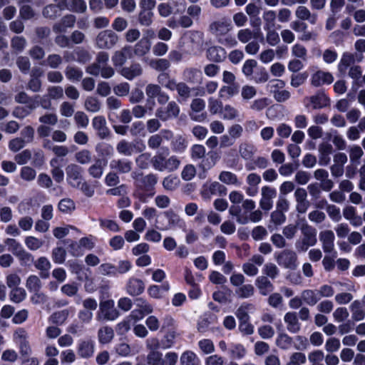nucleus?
<instances>
[{
	"mask_svg": "<svg viewBox=\"0 0 365 365\" xmlns=\"http://www.w3.org/2000/svg\"><path fill=\"white\" fill-rule=\"evenodd\" d=\"M334 234L332 230H326L320 232L319 240L322 242V249L324 252L330 253L334 247Z\"/></svg>",
	"mask_w": 365,
	"mask_h": 365,
	"instance_id": "obj_16",
	"label": "nucleus"
},
{
	"mask_svg": "<svg viewBox=\"0 0 365 365\" xmlns=\"http://www.w3.org/2000/svg\"><path fill=\"white\" fill-rule=\"evenodd\" d=\"M146 361L149 365H165V360L163 359V354L160 351L149 352L147 355Z\"/></svg>",
	"mask_w": 365,
	"mask_h": 365,
	"instance_id": "obj_54",
	"label": "nucleus"
},
{
	"mask_svg": "<svg viewBox=\"0 0 365 365\" xmlns=\"http://www.w3.org/2000/svg\"><path fill=\"white\" fill-rule=\"evenodd\" d=\"M181 365H197L196 355L190 351H185L180 357Z\"/></svg>",
	"mask_w": 365,
	"mask_h": 365,
	"instance_id": "obj_64",
	"label": "nucleus"
},
{
	"mask_svg": "<svg viewBox=\"0 0 365 365\" xmlns=\"http://www.w3.org/2000/svg\"><path fill=\"white\" fill-rule=\"evenodd\" d=\"M76 21V17L74 15L66 14L58 22L53 24V31L58 34L66 32L67 29L74 26Z\"/></svg>",
	"mask_w": 365,
	"mask_h": 365,
	"instance_id": "obj_15",
	"label": "nucleus"
},
{
	"mask_svg": "<svg viewBox=\"0 0 365 365\" xmlns=\"http://www.w3.org/2000/svg\"><path fill=\"white\" fill-rule=\"evenodd\" d=\"M254 308L253 305L250 303H243L236 310L235 315L240 322L250 320L248 311Z\"/></svg>",
	"mask_w": 365,
	"mask_h": 365,
	"instance_id": "obj_48",
	"label": "nucleus"
},
{
	"mask_svg": "<svg viewBox=\"0 0 365 365\" xmlns=\"http://www.w3.org/2000/svg\"><path fill=\"white\" fill-rule=\"evenodd\" d=\"M284 322L287 324V329L292 333H297L301 329L297 314L294 312H289L284 317Z\"/></svg>",
	"mask_w": 365,
	"mask_h": 365,
	"instance_id": "obj_24",
	"label": "nucleus"
},
{
	"mask_svg": "<svg viewBox=\"0 0 365 365\" xmlns=\"http://www.w3.org/2000/svg\"><path fill=\"white\" fill-rule=\"evenodd\" d=\"M169 153V150L167 148L165 150L162 152H158L154 156H153L150 159V163L152 164L153 168L160 172L164 171L165 162L166 160V158L168 157Z\"/></svg>",
	"mask_w": 365,
	"mask_h": 365,
	"instance_id": "obj_30",
	"label": "nucleus"
},
{
	"mask_svg": "<svg viewBox=\"0 0 365 365\" xmlns=\"http://www.w3.org/2000/svg\"><path fill=\"white\" fill-rule=\"evenodd\" d=\"M241 210L240 207H231L230 213L237 217V221L241 225H245L249 221L252 222H258L262 219L263 213L260 210L251 211L249 216L245 214H240Z\"/></svg>",
	"mask_w": 365,
	"mask_h": 365,
	"instance_id": "obj_8",
	"label": "nucleus"
},
{
	"mask_svg": "<svg viewBox=\"0 0 365 365\" xmlns=\"http://www.w3.org/2000/svg\"><path fill=\"white\" fill-rule=\"evenodd\" d=\"M42 15L46 19L53 20L60 16V14L59 10L57 9V6L53 4H50L43 9Z\"/></svg>",
	"mask_w": 365,
	"mask_h": 365,
	"instance_id": "obj_59",
	"label": "nucleus"
},
{
	"mask_svg": "<svg viewBox=\"0 0 365 365\" xmlns=\"http://www.w3.org/2000/svg\"><path fill=\"white\" fill-rule=\"evenodd\" d=\"M58 208L63 213L70 214L75 210L76 205L71 198H63L58 202Z\"/></svg>",
	"mask_w": 365,
	"mask_h": 365,
	"instance_id": "obj_50",
	"label": "nucleus"
},
{
	"mask_svg": "<svg viewBox=\"0 0 365 365\" xmlns=\"http://www.w3.org/2000/svg\"><path fill=\"white\" fill-rule=\"evenodd\" d=\"M67 181L73 187H79L83 179V169L76 164H70L66 168Z\"/></svg>",
	"mask_w": 365,
	"mask_h": 365,
	"instance_id": "obj_9",
	"label": "nucleus"
},
{
	"mask_svg": "<svg viewBox=\"0 0 365 365\" xmlns=\"http://www.w3.org/2000/svg\"><path fill=\"white\" fill-rule=\"evenodd\" d=\"M151 43L147 38H142L135 46L133 52L135 56L142 57L149 53Z\"/></svg>",
	"mask_w": 365,
	"mask_h": 365,
	"instance_id": "obj_33",
	"label": "nucleus"
},
{
	"mask_svg": "<svg viewBox=\"0 0 365 365\" xmlns=\"http://www.w3.org/2000/svg\"><path fill=\"white\" fill-rule=\"evenodd\" d=\"M256 152L255 147L248 143H241L239 147L240 156L245 160H250Z\"/></svg>",
	"mask_w": 365,
	"mask_h": 365,
	"instance_id": "obj_44",
	"label": "nucleus"
},
{
	"mask_svg": "<svg viewBox=\"0 0 365 365\" xmlns=\"http://www.w3.org/2000/svg\"><path fill=\"white\" fill-rule=\"evenodd\" d=\"M36 176V171L30 166L22 167L20 171V177L26 182L33 181Z\"/></svg>",
	"mask_w": 365,
	"mask_h": 365,
	"instance_id": "obj_63",
	"label": "nucleus"
},
{
	"mask_svg": "<svg viewBox=\"0 0 365 365\" xmlns=\"http://www.w3.org/2000/svg\"><path fill=\"white\" fill-rule=\"evenodd\" d=\"M176 91L182 101H185L191 96V88L185 82H178Z\"/></svg>",
	"mask_w": 365,
	"mask_h": 365,
	"instance_id": "obj_62",
	"label": "nucleus"
},
{
	"mask_svg": "<svg viewBox=\"0 0 365 365\" xmlns=\"http://www.w3.org/2000/svg\"><path fill=\"white\" fill-rule=\"evenodd\" d=\"M180 107L174 101L168 102L165 107H159L156 109L155 115L162 121H167L171 118H175L179 115Z\"/></svg>",
	"mask_w": 365,
	"mask_h": 365,
	"instance_id": "obj_7",
	"label": "nucleus"
},
{
	"mask_svg": "<svg viewBox=\"0 0 365 365\" xmlns=\"http://www.w3.org/2000/svg\"><path fill=\"white\" fill-rule=\"evenodd\" d=\"M64 73L67 79L73 82L79 81L83 77L81 69L73 66H67Z\"/></svg>",
	"mask_w": 365,
	"mask_h": 365,
	"instance_id": "obj_41",
	"label": "nucleus"
},
{
	"mask_svg": "<svg viewBox=\"0 0 365 365\" xmlns=\"http://www.w3.org/2000/svg\"><path fill=\"white\" fill-rule=\"evenodd\" d=\"M71 310L70 309H65L63 310H60L58 312H55L50 317V321L53 324H56L57 325L63 324L66 320L68 319L70 314Z\"/></svg>",
	"mask_w": 365,
	"mask_h": 365,
	"instance_id": "obj_42",
	"label": "nucleus"
},
{
	"mask_svg": "<svg viewBox=\"0 0 365 365\" xmlns=\"http://www.w3.org/2000/svg\"><path fill=\"white\" fill-rule=\"evenodd\" d=\"M314 178L320 181L322 185V190L325 192H329L334 187V182L332 180L329 179V173L327 170L319 168L314 172Z\"/></svg>",
	"mask_w": 365,
	"mask_h": 365,
	"instance_id": "obj_17",
	"label": "nucleus"
},
{
	"mask_svg": "<svg viewBox=\"0 0 365 365\" xmlns=\"http://www.w3.org/2000/svg\"><path fill=\"white\" fill-rule=\"evenodd\" d=\"M300 230L302 235V239L309 243L312 247L314 246L317 242V231L316 228L307 223H304L301 226Z\"/></svg>",
	"mask_w": 365,
	"mask_h": 365,
	"instance_id": "obj_21",
	"label": "nucleus"
},
{
	"mask_svg": "<svg viewBox=\"0 0 365 365\" xmlns=\"http://www.w3.org/2000/svg\"><path fill=\"white\" fill-rule=\"evenodd\" d=\"M294 14L298 20L307 21L312 25L317 23L318 19L317 14L312 13L310 9L304 6V4L299 5L296 8Z\"/></svg>",
	"mask_w": 365,
	"mask_h": 365,
	"instance_id": "obj_14",
	"label": "nucleus"
},
{
	"mask_svg": "<svg viewBox=\"0 0 365 365\" xmlns=\"http://www.w3.org/2000/svg\"><path fill=\"white\" fill-rule=\"evenodd\" d=\"M121 76L128 80H133L143 73V68L138 63H133L129 66L122 67L119 70Z\"/></svg>",
	"mask_w": 365,
	"mask_h": 365,
	"instance_id": "obj_20",
	"label": "nucleus"
},
{
	"mask_svg": "<svg viewBox=\"0 0 365 365\" xmlns=\"http://www.w3.org/2000/svg\"><path fill=\"white\" fill-rule=\"evenodd\" d=\"M185 81L192 84H200L202 81V72L195 68H187L182 73Z\"/></svg>",
	"mask_w": 365,
	"mask_h": 365,
	"instance_id": "obj_25",
	"label": "nucleus"
},
{
	"mask_svg": "<svg viewBox=\"0 0 365 365\" xmlns=\"http://www.w3.org/2000/svg\"><path fill=\"white\" fill-rule=\"evenodd\" d=\"M34 265L39 271V276L42 279H47L50 276V269L51 264L45 257H41L37 259H34Z\"/></svg>",
	"mask_w": 365,
	"mask_h": 365,
	"instance_id": "obj_22",
	"label": "nucleus"
},
{
	"mask_svg": "<svg viewBox=\"0 0 365 365\" xmlns=\"http://www.w3.org/2000/svg\"><path fill=\"white\" fill-rule=\"evenodd\" d=\"M26 39L20 36H15L11 40V47L16 53L22 52L26 48Z\"/></svg>",
	"mask_w": 365,
	"mask_h": 365,
	"instance_id": "obj_53",
	"label": "nucleus"
},
{
	"mask_svg": "<svg viewBox=\"0 0 365 365\" xmlns=\"http://www.w3.org/2000/svg\"><path fill=\"white\" fill-rule=\"evenodd\" d=\"M277 197V190L275 188L264 185L262 186L260 191V200L259 205L262 210L269 212L273 207L274 200Z\"/></svg>",
	"mask_w": 365,
	"mask_h": 365,
	"instance_id": "obj_5",
	"label": "nucleus"
},
{
	"mask_svg": "<svg viewBox=\"0 0 365 365\" xmlns=\"http://www.w3.org/2000/svg\"><path fill=\"white\" fill-rule=\"evenodd\" d=\"M165 215L168 220V225L166 226L157 227L160 230H168L171 227L176 225L181 226V224L183 223V221L180 217L173 210L165 212Z\"/></svg>",
	"mask_w": 365,
	"mask_h": 365,
	"instance_id": "obj_35",
	"label": "nucleus"
},
{
	"mask_svg": "<svg viewBox=\"0 0 365 365\" xmlns=\"http://www.w3.org/2000/svg\"><path fill=\"white\" fill-rule=\"evenodd\" d=\"M334 81L333 76L322 71H318L312 75L311 84L314 87H319L324 84H331Z\"/></svg>",
	"mask_w": 365,
	"mask_h": 365,
	"instance_id": "obj_19",
	"label": "nucleus"
},
{
	"mask_svg": "<svg viewBox=\"0 0 365 365\" xmlns=\"http://www.w3.org/2000/svg\"><path fill=\"white\" fill-rule=\"evenodd\" d=\"M98 337L100 343L108 344L114 337L113 329L108 326L102 327L98 331Z\"/></svg>",
	"mask_w": 365,
	"mask_h": 365,
	"instance_id": "obj_38",
	"label": "nucleus"
},
{
	"mask_svg": "<svg viewBox=\"0 0 365 365\" xmlns=\"http://www.w3.org/2000/svg\"><path fill=\"white\" fill-rule=\"evenodd\" d=\"M239 92V86L237 84H228V86H223L219 92L220 97L227 96L230 98Z\"/></svg>",
	"mask_w": 365,
	"mask_h": 365,
	"instance_id": "obj_61",
	"label": "nucleus"
},
{
	"mask_svg": "<svg viewBox=\"0 0 365 365\" xmlns=\"http://www.w3.org/2000/svg\"><path fill=\"white\" fill-rule=\"evenodd\" d=\"M225 190V187L222 185L218 182H213L203 186L201 195L204 198H210L212 195H215L217 192L221 194Z\"/></svg>",
	"mask_w": 365,
	"mask_h": 365,
	"instance_id": "obj_29",
	"label": "nucleus"
},
{
	"mask_svg": "<svg viewBox=\"0 0 365 365\" xmlns=\"http://www.w3.org/2000/svg\"><path fill=\"white\" fill-rule=\"evenodd\" d=\"M63 59V58L59 54L52 53L47 56L45 63L51 68L56 69L61 66Z\"/></svg>",
	"mask_w": 365,
	"mask_h": 365,
	"instance_id": "obj_57",
	"label": "nucleus"
},
{
	"mask_svg": "<svg viewBox=\"0 0 365 365\" xmlns=\"http://www.w3.org/2000/svg\"><path fill=\"white\" fill-rule=\"evenodd\" d=\"M14 337L18 340L19 352L21 356L24 358L29 356L32 352V349L27 340V332L24 329L19 328L15 331Z\"/></svg>",
	"mask_w": 365,
	"mask_h": 365,
	"instance_id": "obj_10",
	"label": "nucleus"
},
{
	"mask_svg": "<svg viewBox=\"0 0 365 365\" xmlns=\"http://www.w3.org/2000/svg\"><path fill=\"white\" fill-rule=\"evenodd\" d=\"M352 319L355 321H361L365 317V311L363 304L359 300L354 301L350 305Z\"/></svg>",
	"mask_w": 365,
	"mask_h": 365,
	"instance_id": "obj_37",
	"label": "nucleus"
},
{
	"mask_svg": "<svg viewBox=\"0 0 365 365\" xmlns=\"http://www.w3.org/2000/svg\"><path fill=\"white\" fill-rule=\"evenodd\" d=\"M84 106L88 112L96 113L101 110V104L97 98L89 96L86 99Z\"/></svg>",
	"mask_w": 365,
	"mask_h": 365,
	"instance_id": "obj_51",
	"label": "nucleus"
},
{
	"mask_svg": "<svg viewBox=\"0 0 365 365\" xmlns=\"http://www.w3.org/2000/svg\"><path fill=\"white\" fill-rule=\"evenodd\" d=\"M92 125L101 139H106L110 136V132L103 116L98 115L94 117L92 120Z\"/></svg>",
	"mask_w": 365,
	"mask_h": 365,
	"instance_id": "obj_12",
	"label": "nucleus"
},
{
	"mask_svg": "<svg viewBox=\"0 0 365 365\" xmlns=\"http://www.w3.org/2000/svg\"><path fill=\"white\" fill-rule=\"evenodd\" d=\"M110 168L118 174H128L132 171L133 163L127 158L113 159L110 162Z\"/></svg>",
	"mask_w": 365,
	"mask_h": 365,
	"instance_id": "obj_11",
	"label": "nucleus"
},
{
	"mask_svg": "<svg viewBox=\"0 0 365 365\" xmlns=\"http://www.w3.org/2000/svg\"><path fill=\"white\" fill-rule=\"evenodd\" d=\"M304 101L307 108H312L314 110L324 108L330 103L329 98L323 91H318L315 94L306 97Z\"/></svg>",
	"mask_w": 365,
	"mask_h": 365,
	"instance_id": "obj_6",
	"label": "nucleus"
},
{
	"mask_svg": "<svg viewBox=\"0 0 365 365\" xmlns=\"http://www.w3.org/2000/svg\"><path fill=\"white\" fill-rule=\"evenodd\" d=\"M119 316L120 312L115 307V303L113 300L108 299L105 301H101L100 302L99 310L96 315V319L98 321H114Z\"/></svg>",
	"mask_w": 365,
	"mask_h": 365,
	"instance_id": "obj_1",
	"label": "nucleus"
},
{
	"mask_svg": "<svg viewBox=\"0 0 365 365\" xmlns=\"http://www.w3.org/2000/svg\"><path fill=\"white\" fill-rule=\"evenodd\" d=\"M145 284L141 279L132 277L127 284V292L131 296H138L143 292Z\"/></svg>",
	"mask_w": 365,
	"mask_h": 365,
	"instance_id": "obj_27",
	"label": "nucleus"
},
{
	"mask_svg": "<svg viewBox=\"0 0 365 365\" xmlns=\"http://www.w3.org/2000/svg\"><path fill=\"white\" fill-rule=\"evenodd\" d=\"M354 56L352 53H344L339 64V71L341 72H344L349 66L354 63Z\"/></svg>",
	"mask_w": 365,
	"mask_h": 365,
	"instance_id": "obj_58",
	"label": "nucleus"
},
{
	"mask_svg": "<svg viewBox=\"0 0 365 365\" xmlns=\"http://www.w3.org/2000/svg\"><path fill=\"white\" fill-rule=\"evenodd\" d=\"M205 108V102L204 100L196 98H194L190 104L192 113H190V118L195 121H203L206 118V114L202 113L200 115H195V113H200Z\"/></svg>",
	"mask_w": 365,
	"mask_h": 365,
	"instance_id": "obj_18",
	"label": "nucleus"
},
{
	"mask_svg": "<svg viewBox=\"0 0 365 365\" xmlns=\"http://www.w3.org/2000/svg\"><path fill=\"white\" fill-rule=\"evenodd\" d=\"M219 180L227 185H238L237 175L229 171H222L219 175Z\"/></svg>",
	"mask_w": 365,
	"mask_h": 365,
	"instance_id": "obj_55",
	"label": "nucleus"
},
{
	"mask_svg": "<svg viewBox=\"0 0 365 365\" xmlns=\"http://www.w3.org/2000/svg\"><path fill=\"white\" fill-rule=\"evenodd\" d=\"M130 55V48L128 46H125L120 50L116 51L112 56V61L114 66H123Z\"/></svg>",
	"mask_w": 365,
	"mask_h": 365,
	"instance_id": "obj_26",
	"label": "nucleus"
},
{
	"mask_svg": "<svg viewBox=\"0 0 365 365\" xmlns=\"http://www.w3.org/2000/svg\"><path fill=\"white\" fill-rule=\"evenodd\" d=\"M232 28L231 21L227 18L211 22L208 26V31L211 35L219 39L226 36Z\"/></svg>",
	"mask_w": 365,
	"mask_h": 365,
	"instance_id": "obj_3",
	"label": "nucleus"
},
{
	"mask_svg": "<svg viewBox=\"0 0 365 365\" xmlns=\"http://www.w3.org/2000/svg\"><path fill=\"white\" fill-rule=\"evenodd\" d=\"M26 287L30 292L41 290L42 283L39 277L34 274L29 276L26 281Z\"/></svg>",
	"mask_w": 365,
	"mask_h": 365,
	"instance_id": "obj_45",
	"label": "nucleus"
},
{
	"mask_svg": "<svg viewBox=\"0 0 365 365\" xmlns=\"http://www.w3.org/2000/svg\"><path fill=\"white\" fill-rule=\"evenodd\" d=\"M277 14L275 11H265L262 14L264 29H274L276 24Z\"/></svg>",
	"mask_w": 365,
	"mask_h": 365,
	"instance_id": "obj_43",
	"label": "nucleus"
},
{
	"mask_svg": "<svg viewBox=\"0 0 365 365\" xmlns=\"http://www.w3.org/2000/svg\"><path fill=\"white\" fill-rule=\"evenodd\" d=\"M78 354L83 359H89L94 354V344L91 340L81 341L78 346Z\"/></svg>",
	"mask_w": 365,
	"mask_h": 365,
	"instance_id": "obj_28",
	"label": "nucleus"
},
{
	"mask_svg": "<svg viewBox=\"0 0 365 365\" xmlns=\"http://www.w3.org/2000/svg\"><path fill=\"white\" fill-rule=\"evenodd\" d=\"M105 165L106 163L102 159H96L94 163L89 167L88 172L93 178H101L103 174Z\"/></svg>",
	"mask_w": 365,
	"mask_h": 365,
	"instance_id": "obj_36",
	"label": "nucleus"
},
{
	"mask_svg": "<svg viewBox=\"0 0 365 365\" xmlns=\"http://www.w3.org/2000/svg\"><path fill=\"white\" fill-rule=\"evenodd\" d=\"M41 75L40 72L38 75H36L35 72H33L31 75V78L29 80L26 84V88L34 93H38L42 90V81L39 78Z\"/></svg>",
	"mask_w": 365,
	"mask_h": 365,
	"instance_id": "obj_40",
	"label": "nucleus"
},
{
	"mask_svg": "<svg viewBox=\"0 0 365 365\" xmlns=\"http://www.w3.org/2000/svg\"><path fill=\"white\" fill-rule=\"evenodd\" d=\"M26 297V292L24 289L17 287L11 289L9 292V299L14 303H20L23 302Z\"/></svg>",
	"mask_w": 365,
	"mask_h": 365,
	"instance_id": "obj_52",
	"label": "nucleus"
},
{
	"mask_svg": "<svg viewBox=\"0 0 365 365\" xmlns=\"http://www.w3.org/2000/svg\"><path fill=\"white\" fill-rule=\"evenodd\" d=\"M292 344V337L284 333L279 334L276 339V345L284 350L289 349Z\"/></svg>",
	"mask_w": 365,
	"mask_h": 365,
	"instance_id": "obj_56",
	"label": "nucleus"
},
{
	"mask_svg": "<svg viewBox=\"0 0 365 365\" xmlns=\"http://www.w3.org/2000/svg\"><path fill=\"white\" fill-rule=\"evenodd\" d=\"M135 145L126 140H121L116 144V150L118 154L127 157L134 153Z\"/></svg>",
	"mask_w": 365,
	"mask_h": 365,
	"instance_id": "obj_32",
	"label": "nucleus"
},
{
	"mask_svg": "<svg viewBox=\"0 0 365 365\" xmlns=\"http://www.w3.org/2000/svg\"><path fill=\"white\" fill-rule=\"evenodd\" d=\"M255 285L262 296H267L274 290V285L265 276H259L255 280Z\"/></svg>",
	"mask_w": 365,
	"mask_h": 365,
	"instance_id": "obj_23",
	"label": "nucleus"
},
{
	"mask_svg": "<svg viewBox=\"0 0 365 365\" xmlns=\"http://www.w3.org/2000/svg\"><path fill=\"white\" fill-rule=\"evenodd\" d=\"M37 107L38 104L36 103H30L26 106H16L12 111V115L15 118L23 119L29 115Z\"/></svg>",
	"mask_w": 365,
	"mask_h": 365,
	"instance_id": "obj_31",
	"label": "nucleus"
},
{
	"mask_svg": "<svg viewBox=\"0 0 365 365\" xmlns=\"http://www.w3.org/2000/svg\"><path fill=\"white\" fill-rule=\"evenodd\" d=\"M68 10L74 13L83 14L87 10V4L84 0H71Z\"/></svg>",
	"mask_w": 365,
	"mask_h": 365,
	"instance_id": "obj_49",
	"label": "nucleus"
},
{
	"mask_svg": "<svg viewBox=\"0 0 365 365\" xmlns=\"http://www.w3.org/2000/svg\"><path fill=\"white\" fill-rule=\"evenodd\" d=\"M206 58L212 62H222L227 57V52L220 46H211L206 50Z\"/></svg>",
	"mask_w": 365,
	"mask_h": 365,
	"instance_id": "obj_13",
	"label": "nucleus"
},
{
	"mask_svg": "<svg viewBox=\"0 0 365 365\" xmlns=\"http://www.w3.org/2000/svg\"><path fill=\"white\" fill-rule=\"evenodd\" d=\"M301 296L304 303L309 306H314L319 302L317 289H304L302 292Z\"/></svg>",
	"mask_w": 365,
	"mask_h": 365,
	"instance_id": "obj_34",
	"label": "nucleus"
},
{
	"mask_svg": "<svg viewBox=\"0 0 365 365\" xmlns=\"http://www.w3.org/2000/svg\"><path fill=\"white\" fill-rule=\"evenodd\" d=\"M76 160L81 164L86 165L92 161V154L88 150H82L75 154Z\"/></svg>",
	"mask_w": 365,
	"mask_h": 365,
	"instance_id": "obj_60",
	"label": "nucleus"
},
{
	"mask_svg": "<svg viewBox=\"0 0 365 365\" xmlns=\"http://www.w3.org/2000/svg\"><path fill=\"white\" fill-rule=\"evenodd\" d=\"M297 255L290 249H285L276 256V261L279 265L292 270L297 267Z\"/></svg>",
	"mask_w": 365,
	"mask_h": 365,
	"instance_id": "obj_4",
	"label": "nucleus"
},
{
	"mask_svg": "<svg viewBox=\"0 0 365 365\" xmlns=\"http://www.w3.org/2000/svg\"><path fill=\"white\" fill-rule=\"evenodd\" d=\"M158 178L155 174H148L141 178L139 187L144 190H149L157 183Z\"/></svg>",
	"mask_w": 365,
	"mask_h": 365,
	"instance_id": "obj_46",
	"label": "nucleus"
},
{
	"mask_svg": "<svg viewBox=\"0 0 365 365\" xmlns=\"http://www.w3.org/2000/svg\"><path fill=\"white\" fill-rule=\"evenodd\" d=\"M118 36L112 30L101 31L95 39L96 46L99 49H110L118 42Z\"/></svg>",
	"mask_w": 365,
	"mask_h": 365,
	"instance_id": "obj_2",
	"label": "nucleus"
},
{
	"mask_svg": "<svg viewBox=\"0 0 365 365\" xmlns=\"http://www.w3.org/2000/svg\"><path fill=\"white\" fill-rule=\"evenodd\" d=\"M255 294V288L250 284H242L235 290V294L241 299H247Z\"/></svg>",
	"mask_w": 365,
	"mask_h": 365,
	"instance_id": "obj_47",
	"label": "nucleus"
},
{
	"mask_svg": "<svg viewBox=\"0 0 365 365\" xmlns=\"http://www.w3.org/2000/svg\"><path fill=\"white\" fill-rule=\"evenodd\" d=\"M149 66L153 69L163 72L170 67V63L166 58H153L148 62Z\"/></svg>",
	"mask_w": 365,
	"mask_h": 365,
	"instance_id": "obj_39",
	"label": "nucleus"
}]
</instances>
